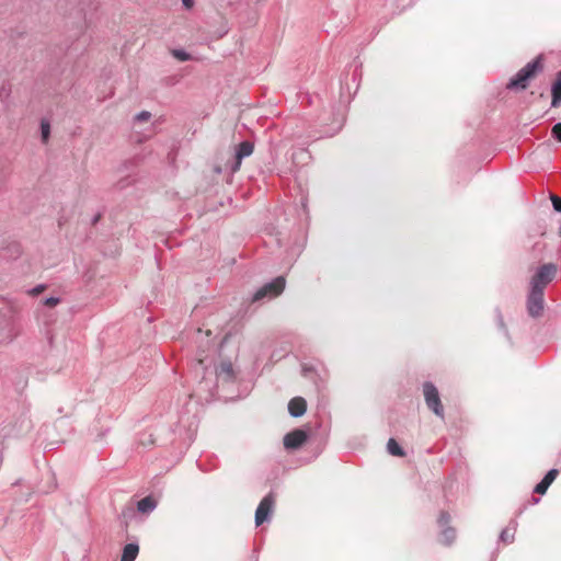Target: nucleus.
Masks as SVG:
<instances>
[{"instance_id":"25","label":"nucleus","mask_w":561,"mask_h":561,"mask_svg":"<svg viewBox=\"0 0 561 561\" xmlns=\"http://www.w3.org/2000/svg\"><path fill=\"white\" fill-rule=\"evenodd\" d=\"M183 4L186 7V8H191L193 5V0H183Z\"/></svg>"},{"instance_id":"21","label":"nucleus","mask_w":561,"mask_h":561,"mask_svg":"<svg viewBox=\"0 0 561 561\" xmlns=\"http://www.w3.org/2000/svg\"><path fill=\"white\" fill-rule=\"evenodd\" d=\"M151 117V113L148 111H141L135 116L137 122H148Z\"/></svg>"},{"instance_id":"22","label":"nucleus","mask_w":561,"mask_h":561,"mask_svg":"<svg viewBox=\"0 0 561 561\" xmlns=\"http://www.w3.org/2000/svg\"><path fill=\"white\" fill-rule=\"evenodd\" d=\"M550 199H551L554 210L561 213V197L552 194L550 196Z\"/></svg>"},{"instance_id":"10","label":"nucleus","mask_w":561,"mask_h":561,"mask_svg":"<svg viewBox=\"0 0 561 561\" xmlns=\"http://www.w3.org/2000/svg\"><path fill=\"white\" fill-rule=\"evenodd\" d=\"M253 149H254L253 144L250 141H242L241 144H239V146L237 147V150H236V160L237 161H236L234 165L232 167V171L239 170L242 159L251 156L253 152Z\"/></svg>"},{"instance_id":"1","label":"nucleus","mask_w":561,"mask_h":561,"mask_svg":"<svg viewBox=\"0 0 561 561\" xmlns=\"http://www.w3.org/2000/svg\"><path fill=\"white\" fill-rule=\"evenodd\" d=\"M557 266L552 263L541 265L529 280L526 309L531 318H540L545 310V289L553 280Z\"/></svg>"},{"instance_id":"24","label":"nucleus","mask_w":561,"mask_h":561,"mask_svg":"<svg viewBox=\"0 0 561 561\" xmlns=\"http://www.w3.org/2000/svg\"><path fill=\"white\" fill-rule=\"evenodd\" d=\"M59 298L57 297H48L45 299L44 304L49 307H54L59 302Z\"/></svg>"},{"instance_id":"14","label":"nucleus","mask_w":561,"mask_h":561,"mask_svg":"<svg viewBox=\"0 0 561 561\" xmlns=\"http://www.w3.org/2000/svg\"><path fill=\"white\" fill-rule=\"evenodd\" d=\"M157 506L156 501L151 496H146L137 503V510L140 513H150Z\"/></svg>"},{"instance_id":"5","label":"nucleus","mask_w":561,"mask_h":561,"mask_svg":"<svg viewBox=\"0 0 561 561\" xmlns=\"http://www.w3.org/2000/svg\"><path fill=\"white\" fill-rule=\"evenodd\" d=\"M274 505H275V496L272 492L268 493L267 495H265L261 500V502L255 511V525L256 526H260L264 522L270 520Z\"/></svg>"},{"instance_id":"19","label":"nucleus","mask_w":561,"mask_h":561,"mask_svg":"<svg viewBox=\"0 0 561 561\" xmlns=\"http://www.w3.org/2000/svg\"><path fill=\"white\" fill-rule=\"evenodd\" d=\"M41 133H42V139L44 142H46L50 135V125L47 121H42L41 123Z\"/></svg>"},{"instance_id":"4","label":"nucleus","mask_w":561,"mask_h":561,"mask_svg":"<svg viewBox=\"0 0 561 561\" xmlns=\"http://www.w3.org/2000/svg\"><path fill=\"white\" fill-rule=\"evenodd\" d=\"M285 288V278L283 276H278L270 283H266L264 286L259 288L254 295L252 300L260 301L265 298H274L283 293Z\"/></svg>"},{"instance_id":"6","label":"nucleus","mask_w":561,"mask_h":561,"mask_svg":"<svg viewBox=\"0 0 561 561\" xmlns=\"http://www.w3.org/2000/svg\"><path fill=\"white\" fill-rule=\"evenodd\" d=\"M450 516L448 513L442 512L438 518V525L442 528L440 541L444 545H451L456 539V530L448 526Z\"/></svg>"},{"instance_id":"17","label":"nucleus","mask_w":561,"mask_h":561,"mask_svg":"<svg viewBox=\"0 0 561 561\" xmlns=\"http://www.w3.org/2000/svg\"><path fill=\"white\" fill-rule=\"evenodd\" d=\"M497 331H499V335L504 340V341H508L510 340V336H508V329H507V324L506 322L504 321V319L502 317H500L497 319Z\"/></svg>"},{"instance_id":"16","label":"nucleus","mask_w":561,"mask_h":561,"mask_svg":"<svg viewBox=\"0 0 561 561\" xmlns=\"http://www.w3.org/2000/svg\"><path fill=\"white\" fill-rule=\"evenodd\" d=\"M387 450L390 455L397 457H403L405 455L403 448L398 444L394 438H389L387 443Z\"/></svg>"},{"instance_id":"15","label":"nucleus","mask_w":561,"mask_h":561,"mask_svg":"<svg viewBox=\"0 0 561 561\" xmlns=\"http://www.w3.org/2000/svg\"><path fill=\"white\" fill-rule=\"evenodd\" d=\"M561 101V71L557 75V80L552 87V106H558Z\"/></svg>"},{"instance_id":"12","label":"nucleus","mask_w":561,"mask_h":561,"mask_svg":"<svg viewBox=\"0 0 561 561\" xmlns=\"http://www.w3.org/2000/svg\"><path fill=\"white\" fill-rule=\"evenodd\" d=\"M559 471L557 469L549 470L547 474L543 477V479L536 485L535 492L538 494H545L550 484L556 480Z\"/></svg>"},{"instance_id":"26","label":"nucleus","mask_w":561,"mask_h":561,"mask_svg":"<svg viewBox=\"0 0 561 561\" xmlns=\"http://www.w3.org/2000/svg\"><path fill=\"white\" fill-rule=\"evenodd\" d=\"M42 289H43V286H37L36 288H34V293L38 294L39 291H42Z\"/></svg>"},{"instance_id":"8","label":"nucleus","mask_w":561,"mask_h":561,"mask_svg":"<svg viewBox=\"0 0 561 561\" xmlns=\"http://www.w3.org/2000/svg\"><path fill=\"white\" fill-rule=\"evenodd\" d=\"M217 383L233 382L236 380V371L230 362H224L215 368Z\"/></svg>"},{"instance_id":"18","label":"nucleus","mask_w":561,"mask_h":561,"mask_svg":"<svg viewBox=\"0 0 561 561\" xmlns=\"http://www.w3.org/2000/svg\"><path fill=\"white\" fill-rule=\"evenodd\" d=\"M514 537H515V527H507L500 535V539L505 543L513 542Z\"/></svg>"},{"instance_id":"7","label":"nucleus","mask_w":561,"mask_h":561,"mask_svg":"<svg viewBox=\"0 0 561 561\" xmlns=\"http://www.w3.org/2000/svg\"><path fill=\"white\" fill-rule=\"evenodd\" d=\"M308 438L304 430H295L284 436V446L286 449L299 448Z\"/></svg>"},{"instance_id":"13","label":"nucleus","mask_w":561,"mask_h":561,"mask_svg":"<svg viewBox=\"0 0 561 561\" xmlns=\"http://www.w3.org/2000/svg\"><path fill=\"white\" fill-rule=\"evenodd\" d=\"M139 552V546L137 543H127L123 549L121 561H135Z\"/></svg>"},{"instance_id":"20","label":"nucleus","mask_w":561,"mask_h":561,"mask_svg":"<svg viewBox=\"0 0 561 561\" xmlns=\"http://www.w3.org/2000/svg\"><path fill=\"white\" fill-rule=\"evenodd\" d=\"M172 55L180 61H187L192 59L191 55L183 49H174Z\"/></svg>"},{"instance_id":"11","label":"nucleus","mask_w":561,"mask_h":561,"mask_svg":"<svg viewBox=\"0 0 561 561\" xmlns=\"http://www.w3.org/2000/svg\"><path fill=\"white\" fill-rule=\"evenodd\" d=\"M307 402L301 397L291 399L288 403V412L294 417H299L306 413Z\"/></svg>"},{"instance_id":"3","label":"nucleus","mask_w":561,"mask_h":561,"mask_svg":"<svg viewBox=\"0 0 561 561\" xmlns=\"http://www.w3.org/2000/svg\"><path fill=\"white\" fill-rule=\"evenodd\" d=\"M423 394L427 408L438 417L444 419V407L440 401L439 392L431 381L423 383Z\"/></svg>"},{"instance_id":"23","label":"nucleus","mask_w":561,"mask_h":561,"mask_svg":"<svg viewBox=\"0 0 561 561\" xmlns=\"http://www.w3.org/2000/svg\"><path fill=\"white\" fill-rule=\"evenodd\" d=\"M552 135L561 142V123L556 124L552 127Z\"/></svg>"},{"instance_id":"2","label":"nucleus","mask_w":561,"mask_h":561,"mask_svg":"<svg viewBox=\"0 0 561 561\" xmlns=\"http://www.w3.org/2000/svg\"><path fill=\"white\" fill-rule=\"evenodd\" d=\"M541 58L537 57L535 60L528 62L523 67L514 78L507 83V89L511 90H525L528 88L531 80H534L539 72L542 71Z\"/></svg>"},{"instance_id":"9","label":"nucleus","mask_w":561,"mask_h":561,"mask_svg":"<svg viewBox=\"0 0 561 561\" xmlns=\"http://www.w3.org/2000/svg\"><path fill=\"white\" fill-rule=\"evenodd\" d=\"M195 369H196V374H198L199 371L203 374L202 380L199 381V386L202 388H204L205 390H207L209 397H213L215 394L214 391H215L216 385H214L211 381H208L206 378V375L208 374V370H209L208 365L205 363L204 359L199 358L196 364Z\"/></svg>"}]
</instances>
